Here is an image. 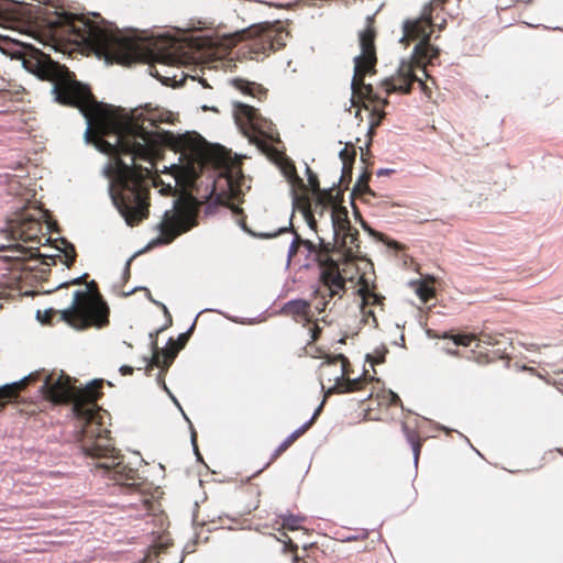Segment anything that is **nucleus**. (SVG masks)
Wrapping results in <instances>:
<instances>
[{
	"label": "nucleus",
	"mask_w": 563,
	"mask_h": 563,
	"mask_svg": "<svg viewBox=\"0 0 563 563\" xmlns=\"http://www.w3.org/2000/svg\"><path fill=\"white\" fill-rule=\"evenodd\" d=\"M13 56L23 67L53 84L55 100L80 110L87 120L86 137L114 159L110 186L112 201L125 222L137 225L150 214V179L158 153L156 134L144 125L157 128L170 122L172 113L145 104L130 114H121L96 100L90 88L76 79L67 67L54 62L37 48L16 47Z\"/></svg>",
	"instance_id": "1"
},
{
	"label": "nucleus",
	"mask_w": 563,
	"mask_h": 563,
	"mask_svg": "<svg viewBox=\"0 0 563 563\" xmlns=\"http://www.w3.org/2000/svg\"><path fill=\"white\" fill-rule=\"evenodd\" d=\"M37 25L56 48H85L107 62L129 66L146 58L144 42L121 36L108 27L100 14H75L45 10Z\"/></svg>",
	"instance_id": "2"
},
{
	"label": "nucleus",
	"mask_w": 563,
	"mask_h": 563,
	"mask_svg": "<svg viewBox=\"0 0 563 563\" xmlns=\"http://www.w3.org/2000/svg\"><path fill=\"white\" fill-rule=\"evenodd\" d=\"M103 380L95 379L84 388L71 384L69 376L49 374L45 377L41 391L54 404H71L75 418L81 427V450L93 452L96 449L109 451L112 449L103 430V419L108 415L98 400L103 396Z\"/></svg>",
	"instance_id": "3"
},
{
	"label": "nucleus",
	"mask_w": 563,
	"mask_h": 563,
	"mask_svg": "<svg viewBox=\"0 0 563 563\" xmlns=\"http://www.w3.org/2000/svg\"><path fill=\"white\" fill-rule=\"evenodd\" d=\"M440 56V49L430 44L429 41H420L413 49L412 56L408 60H402L395 76L388 77L382 81L387 95L393 92L409 93L411 85L418 82L421 90L427 97H431V87L427 81L417 75L420 70L427 79L434 80L427 73V65H432Z\"/></svg>",
	"instance_id": "4"
},
{
	"label": "nucleus",
	"mask_w": 563,
	"mask_h": 563,
	"mask_svg": "<svg viewBox=\"0 0 563 563\" xmlns=\"http://www.w3.org/2000/svg\"><path fill=\"white\" fill-rule=\"evenodd\" d=\"M376 30L374 26V19L368 16L366 19V26L358 34L361 54L354 58V76L352 79V104L358 107V101H362L364 109L368 110L369 107L364 103V100L378 101V97L374 93L373 87L365 84L366 75L376 73V47H375Z\"/></svg>",
	"instance_id": "5"
},
{
	"label": "nucleus",
	"mask_w": 563,
	"mask_h": 563,
	"mask_svg": "<svg viewBox=\"0 0 563 563\" xmlns=\"http://www.w3.org/2000/svg\"><path fill=\"white\" fill-rule=\"evenodd\" d=\"M62 318L75 329L102 328L109 323V308L95 280L87 284V290L75 291L73 303L62 311Z\"/></svg>",
	"instance_id": "6"
},
{
	"label": "nucleus",
	"mask_w": 563,
	"mask_h": 563,
	"mask_svg": "<svg viewBox=\"0 0 563 563\" xmlns=\"http://www.w3.org/2000/svg\"><path fill=\"white\" fill-rule=\"evenodd\" d=\"M192 157L203 166H212L220 170L229 186L231 196L236 197L241 192L243 174L241 162L232 158L231 153L220 145H211L205 140H190L186 144Z\"/></svg>",
	"instance_id": "7"
},
{
	"label": "nucleus",
	"mask_w": 563,
	"mask_h": 563,
	"mask_svg": "<svg viewBox=\"0 0 563 563\" xmlns=\"http://www.w3.org/2000/svg\"><path fill=\"white\" fill-rule=\"evenodd\" d=\"M243 43V55L251 59H263L272 52L283 49L286 46L290 33L280 21L253 24L236 34Z\"/></svg>",
	"instance_id": "8"
},
{
	"label": "nucleus",
	"mask_w": 563,
	"mask_h": 563,
	"mask_svg": "<svg viewBox=\"0 0 563 563\" xmlns=\"http://www.w3.org/2000/svg\"><path fill=\"white\" fill-rule=\"evenodd\" d=\"M197 207L190 200H177L173 210L164 213L157 225L161 236L151 245L169 244L180 234L197 225Z\"/></svg>",
	"instance_id": "9"
},
{
	"label": "nucleus",
	"mask_w": 563,
	"mask_h": 563,
	"mask_svg": "<svg viewBox=\"0 0 563 563\" xmlns=\"http://www.w3.org/2000/svg\"><path fill=\"white\" fill-rule=\"evenodd\" d=\"M104 433L111 443L112 449L109 451H101L96 449L93 452H87L82 450L85 455L93 459H104V462L97 464L98 468L107 471L109 477L115 482V484L126 488L134 489L142 484V478L139 471L130 467L123 463V457L119 454V451L114 448V442L110 437V430L103 424Z\"/></svg>",
	"instance_id": "10"
},
{
	"label": "nucleus",
	"mask_w": 563,
	"mask_h": 563,
	"mask_svg": "<svg viewBox=\"0 0 563 563\" xmlns=\"http://www.w3.org/2000/svg\"><path fill=\"white\" fill-rule=\"evenodd\" d=\"M320 256L322 255L320 254ZM319 265L321 267L320 285L313 291V307L321 313L332 298L342 297L345 292V278L341 275L339 265L332 257L327 256L324 260L320 257Z\"/></svg>",
	"instance_id": "11"
},
{
	"label": "nucleus",
	"mask_w": 563,
	"mask_h": 563,
	"mask_svg": "<svg viewBox=\"0 0 563 563\" xmlns=\"http://www.w3.org/2000/svg\"><path fill=\"white\" fill-rule=\"evenodd\" d=\"M446 0H433L424 5L421 15L417 19L406 20L402 24L404 35L400 40L401 43L408 45L412 41H429L433 32V10L434 5L444 4Z\"/></svg>",
	"instance_id": "12"
},
{
	"label": "nucleus",
	"mask_w": 563,
	"mask_h": 563,
	"mask_svg": "<svg viewBox=\"0 0 563 563\" xmlns=\"http://www.w3.org/2000/svg\"><path fill=\"white\" fill-rule=\"evenodd\" d=\"M358 236V230L352 227L350 230L342 231L339 236H334V244L332 247H330V243H324L323 240H320L318 261L320 260V254L322 255V260H324L327 256L330 257L329 253L333 250H336L340 254H342L345 261H353L358 258L361 255Z\"/></svg>",
	"instance_id": "13"
},
{
	"label": "nucleus",
	"mask_w": 563,
	"mask_h": 563,
	"mask_svg": "<svg viewBox=\"0 0 563 563\" xmlns=\"http://www.w3.org/2000/svg\"><path fill=\"white\" fill-rule=\"evenodd\" d=\"M357 292L362 298L361 312L364 323L378 328V320L374 308L384 310L385 297L375 292V286L369 288L367 280L364 277L360 278Z\"/></svg>",
	"instance_id": "14"
},
{
	"label": "nucleus",
	"mask_w": 563,
	"mask_h": 563,
	"mask_svg": "<svg viewBox=\"0 0 563 563\" xmlns=\"http://www.w3.org/2000/svg\"><path fill=\"white\" fill-rule=\"evenodd\" d=\"M350 362L343 354L328 355L319 366V378L321 384L327 380L329 384L338 385L349 374ZM324 387V385H322Z\"/></svg>",
	"instance_id": "15"
},
{
	"label": "nucleus",
	"mask_w": 563,
	"mask_h": 563,
	"mask_svg": "<svg viewBox=\"0 0 563 563\" xmlns=\"http://www.w3.org/2000/svg\"><path fill=\"white\" fill-rule=\"evenodd\" d=\"M164 328L156 330L155 333H151L150 336L152 339V357L151 360H147V357L144 358L146 364V372L147 374L154 368L159 367L162 371H167L168 367L174 362L176 355L178 354V349H175V346L170 345L167 349L159 350L157 345L156 338L159 332H162Z\"/></svg>",
	"instance_id": "16"
},
{
	"label": "nucleus",
	"mask_w": 563,
	"mask_h": 563,
	"mask_svg": "<svg viewBox=\"0 0 563 563\" xmlns=\"http://www.w3.org/2000/svg\"><path fill=\"white\" fill-rule=\"evenodd\" d=\"M234 118L236 124L242 129L250 128L255 132L266 134L263 128L267 122L254 107L236 103L234 106Z\"/></svg>",
	"instance_id": "17"
},
{
	"label": "nucleus",
	"mask_w": 563,
	"mask_h": 563,
	"mask_svg": "<svg viewBox=\"0 0 563 563\" xmlns=\"http://www.w3.org/2000/svg\"><path fill=\"white\" fill-rule=\"evenodd\" d=\"M13 239L40 244L43 238L42 224L33 218H23L11 227Z\"/></svg>",
	"instance_id": "18"
},
{
	"label": "nucleus",
	"mask_w": 563,
	"mask_h": 563,
	"mask_svg": "<svg viewBox=\"0 0 563 563\" xmlns=\"http://www.w3.org/2000/svg\"><path fill=\"white\" fill-rule=\"evenodd\" d=\"M478 342L477 346H479L481 343H485L493 347L486 352V356H489L488 362L509 358L508 349L511 347V344L504 335L500 334L498 338H495L490 334H482Z\"/></svg>",
	"instance_id": "19"
},
{
	"label": "nucleus",
	"mask_w": 563,
	"mask_h": 563,
	"mask_svg": "<svg viewBox=\"0 0 563 563\" xmlns=\"http://www.w3.org/2000/svg\"><path fill=\"white\" fill-rule=\"evenodd\" d=\"M283 312L291 317L297 322L310 324L313 316L311 314V303L303 299H295L286 302L283 307Z\"/></svg>",
	"instance_id": "20"
},
{
	"label": "nucleus",
	"mask_w": 563,
	"mask_h": 563,
	"mask_svg": "<svg viewBox=\"0 0 563 563\" xmlns=\"http://www.w3.org/2000/svg\"><path fill=\"white\" fill-rule=\"evenodd\" d=\"M322 408V405L316 410L313 417L311 420L297 430H295L290 435H288L274 451L272 455V461L277 460L284 452H286L294 443L295 441L300 438L313 423L316 417L319 415L320 410Z\"/></svg>",
	"instance_id": "21"
},
{
	"label": "nucleus",
	"mask_w": 563,
	"mask_h": 563,
	"mask_svg": "<svg viewBox=\"0 0 563 563\" xmlns=\"http://www.w3.org/2000/svg\"><path fill=\"white\" fill-rule=\"evenodd\" d=\"M349 376L350 373L343 376L338 385H333V387L330 388V391L353 393L363 389L368 382L374 380V377L367 376L366 374L355 379H351Z\"/></svg>",
	"instance_id": "22"
},
{
	"label": "nucleus",
	"mask_w": 563,
	"mask_h": 563,
	"mask_svg": "<svg viewBox=\"0 0 563 563\" xmlns=\"http://www.w3.org/2000/svg\"><path fill=\"white\" fill-rule=\"evenodd\" d=\"M10 252L12 253V255L10 257L16 262H21L23 265L22 266L23 269H33V267L30 266L29 264H26V262H30L33 260L37 261L38 257L41 256L40 249L37 246L25 247L22 245H15L10 249Z\"/></svg>",
	"instance_id": "23"
},
{
	"label": "nucleus",
	"mask_w": 563,
	"mask_h": 563,
	"mask_svg": "<svg viewBox=\"0 0 563 563\" xmlns=\"http://www.w3.org/2000/svg\"><path fill=\"white\" fill-rule=\"evenodd\" d=\"M331 220L334 236H339L342 231L350 230L352 228L347 209L343 206H334L331 210Z\"/></svg>",
	"instance_id": "24"
},
{
	"label": "nucleus",
	"mask_w": 563,
	"mask_h": 563,
	"mask_svg": "<svg viewBox=\"0 0 563 563\" xmlns=\"http://www.w3.org/2000/svg\"><path fill=\"white\" fill-rule=\"evenodd\" d=\"M292 174L294 181L302 190L301 194H297L296 191H294V207L303 214L312 210V203L307 194V187L303 184L302 179L297 176L295 167H292Z\"/></svg>",
	"instance_id": "25"
},
{
	"label": "nucleus",
	"mask_w": 563,
	"mask_h": 563,
	"mask_svg": "<svg viewBox=\"0 0 563 563\" xmlns=\"http://www.w3.org/2000/svg\"><path fill=\"white\" fill-rule=\"evenodd\" d=\"M313 196L316 200V210L319 207H322V209H327L330 207L332 209L334 206H340L338 203V199L342 196V194L340 191H336V194L334 195L333 189H320V191L316 192Z\"/></svg>",
	"instance_id": "26"
},
{
	"label": "nucleus",
	"mask_w": 563,
	"mask_h": 563,
	"mask_svg": "<svg viewBox=\"0 0 563 563\" xmlns=\"http://www.w3.org/2000/svg\"><path fill=\"white\" fill-rule=\"evenodd\" d=\"M356 152L353 145H346L340 152V158L342 161V177L341 181H343L346 177H352L353 164L355 161Z\"/></svg>",
	"instance_id": "27"
},
{
	"label": "nucleus",
	"mask_w": 563,
	"mask_h": 563,
	"mask_svg": "<svg viewBox=\"0 0 563 563\" xmlns=\"http://www.w3.org/2000/svg\"><path fill=\"white\" fill-rule=\"evenodd\" d=\"M233 84L239 90L253 97L260 98L261 95L266 93V90L260 84L256 82H250L247 80L238 78L233 80Z\"/></svg>",
	"instance_id": "28"
},
{
	"label": "nucleus",
	"mask_w": 563,
	"mask_h": 563,
	"mask_svg": "<svg viewBox=\"0 0 563 563\" xmlns=\"http://www.w3.org/2000/svg\"><path fill=\"white\" fill-rule=\"evenodd\" d=\"M402 429H404V432L406 434L408 442L411 444V448L413 451L415 463L417 464L419 456H420L421 448H422V440H421L418 431L409 429L406 424H404Z\"/></svg>",
	"instance_id": "29"
},
{
	"label": "nucleus",
	"mask_w": 563,
	"mask_h": 563,
	"mask_svg": "<svg viewBox=\"0 0 563 563\" xmlns=\"http://www.w3.org/2000/svg\"><path fill=\"white\" fill-rule=\"evenodd\" d=\"M371 176L372 174L367 170H365L357 179L355 186H354V189H353V192L352 195L355 196H364V195H369V196H373L375 197L376 194L371 189V187L368 186V181L371 179Z\"/></svg>",
	"instance_id": "30"
},
{
	"label": "nucleus",
	"mask_w": 563,
	"mask_h": 563,
	"mask_svg": "<svg viewBox=\"0 0 563 563\" xmlns=\"http://www.w3.org/2000/svg\"><path fill=\"white\" fill-rule=\"evenodd\" d=\"M24 47L25 49H35L33 46L24 45L19 42L9 41L7 37L0 36V51L4 55H9L11 58L19 59L16 56H13L12 53L16 51V47Z\"/></svg>",
	"instance_id": "31"
},
{
	"label": "nucleus",
	"mask_w": 563,
	"mask_h": 563,
	"mask_svg": "<svg viewBox=\"0 0 563 563\" xmlns=\"http://www.w3.org/2000/svg\"><path fill=\"white\" fill-rule=\"evenodd\" d=\"M388 103V101L385 99L383 100L382 102V106L379 108H377L376 106L373 107L372 111H371V121H369V133H374L375 129L377 126H379V124L382 123V120L384 119L385 117V112L383 110V108Z\"/></svg>",
	"instance_id": "32"
},
{
	"label": "nucleus",
	"mask_w": 563,
	"mask_h": 563,
	"mask_svg": "<svg viewBox=\"0 0 563 563\" xmlns=\"http://www.w3.org/2000/svg\"><path fill=\"white\" fill-rule=\"evenodd\" d=\"M282 528L289 531H295L301 528L305 518L294 515L282 516Z\"/></svg>",
	"instance_id": "33"
},
{
	"label": "nucleus",
	"mask_w": 563,
	"mask_h": 563,
	"mask_svg": "<svg viewBox=\"0 0 563 563\" xmlns=\"http://www.w3.org/2000/svg\"><path fill=\"white\" fill-rule=\"evenodd\" d=\"M308 331H309L310 340L307 342L303 350L306 351L307 355L317 357V355L314 353H312L311 350L313 349L312 344L319 339V336L321 334V328L317 323H313L312 325L309 327Z\"/></svg>",
	"instance_id": "34"
},
{
	"label": "nucleus",
	"mask_w": 563,
	"mask_h": 563,
	"mask_svg": "<svg viewBox=\"0 0 563 563\" xmlns=\"http://www.w3.org/2000/svg\"><path fill=\"white\" fill-rule=\"evenodd\" d=\"M286 231H291V233L294 234V240H292V242H291V244L289 246V250H288V257H289V260H291L298 253L299 247L302 246V238L295 230L292 224H290L289 229H283L282 230V232H286Z\"/></svg>",
	"instance_id": "35"
},
{
	"label": "nucleus",
	"mask_w": 563,
	"mask_h": 563,
	"mask_svg": "<svg viewBox=\"0 0 563 563\" xmlns=\"http://www.w3.org/2000/svg\"><path fill=\"white\" fill-rule=\"evenodd\" d=\"M442 338H451L455 345L470 346L476 339L474 334H448L444 333Z\"/></svg>",
	"instance_id": "36"
},
{
	"label": "nucleus",
	"mask_w": 563,
	"mask_h": 563,
	"mask_svg": "<svg viewBox=\"0 0 563 563\" xmlns=\"http://www.w3.org/2000/svg\"><path fill=\"white\" fill-rule=\"evenodd\" d=\"M417 295L423 302H428L435 296V290L429 284L422 283L417 289Z\"/></svg>",
	"instance_id": "37"
},
{
	"label": "nucleus",
	"mask_w": 563,
	"mask_h": 563,
	"mask_svg": "<svg viewBox=\"0 0 563 563\" xmlns=\"http://www.w3.org/2000/svg\"><path fill=\"white\" fill-rule=\"evenodd\" d=\"M62 311L63 310H55V309H47L43 312V317H41V311L38 310L37 311V318L43 322V323H51L53 321V319L56 317V316H59V319L62 321L63 318H62Z\"/></svg>",
	"instance_id": "38"
},
{
	"label": "nucleus",
	"mask_w": 563,
	"mask_h": 563,
	"mask_svg": "<svg viewBox=\"0 0 563 563\" xmlns=\"http://www.w3.org/2000/svg\"><path fill=\"white\" fill-rule=\"evenodd\" d=\"M307 174H308V185L310 187V190L312 195L320 191V185L318 176L310 169V167H307Z\"/></svg>",
	"instance_id": "39"
},
{
	"label": "nucleus",
	"mask_w": 563,
	"mask_h": 563,
	"mask_svg": "<svg viewBox=\"0 0 563 563\" xmlns=\"http://www.w3.org/2000/svg\"><path fill=\"white\" fill-rule=\"evenodd\" d=\"M192 329H194V327L189 331L179 334L176 342L173 339H169L168 344L175 346V349H178V352H179L186 345V343L189 339V335L191 334Z\"/></svg>",
	"instance_id": "40"
},
{
	"label": "nucleus",
	"mask_w": 563,
	"mask_h": 563,
	"mask_svg": "<svg viewBox=\"0 0 563 563\" xmlns=\"http://www.w3.org/2000/svg\"><path fill=\"white\" fill-rule=\"evenodd\" d=\"M283 543L285 544L284 551L285 552L294 553L295 554V560H298V556H297L298 547H297V544H295L289 537H287V540H283Z\"/></svg>",
	"instance_id": "41"
},
{
	"label": "nucleus",
	"mask_w": 563,
	"mask_h": 563,
	"mask_svg": "<svg viewBox=\"0 0 563 563\" xmlns=\"http://www.w3.org/2000/svg\"><path fill=\"white\" fill-rule=\"evenodd\" d=\"M302 216H303V218H305V220H306V222H307L308 227H309L312 231L317 232L318 224H317V221H316V219H314L313 211H312V210H311V211H308L307 213H303Z\"/></svg>",
	"instance_id": "42"
},
{
	"label": "nucleus",
	"mask_w": 563,
	"mask_h": 563,
	"mask_svg": "<svg viewBox=\"0 0 563 563\" xmlns=\"http://www.w3.org/2000/svg\"><path fill=\"white\" fill-rule=\"evenodd\" d=\"M65 257H66V262H65L66 266L70 267L76 260V251L73 246L70 247L69 251L65 252Z\"/></svg>",
	"instance_id": "43"
},
{
	"label": "nucleus",
	"mask_w": 563,
	"mask_h": 563,
	"mask_svg": "<svg viewBox=\"0 0 563 563\" xmlns=\"http://www.w3.org/2000/svg\"><path fill=\"white\" fill-rule=\"evenodd\" d=\"M388 405L402 406V402H401V399L399 398V396L391 390L388 391Z\"/></svg>",
	"instance_id": "44"
},
{
	"label": "nucleus",
	"mask_w": 563,
	"mask_h": 563,
	"mask_svg": "<svg viewBox=\"0 0 563 563\" xmlns=\"http://www.w3.org/2000/svg\"><path fill=\"white\" fill-rule=\"evenodd\" d=\"M9 11V2L8 0H0V20L5 18V14Z\"/></svg>",
	"instance_id": "45"
},
{
	"label": "nucleus",
	"mask_w": 563,
	"mask_h": 563,
	"mask_svg": "<svg viewBox=\"0 0 563 563\" xmlns=\"http://www.w3.org/2000/svg\"><path fill=\"white\" fill-rule=\"evenodd\" d=\"M367 361H369L372 365L383 363L385 361V354L383 353L377 356L367 355Z\"/></svg>",
	"instance_id": "46"
},
{
	"label": "nucleus",
	"mask_w": 563,
	"mask_h": 563,
	"mask_svg": "<svg viewBox=\"0 0 563 563\" xmlns=\"http://www.w3.org/2000/svg\"><path fill=\"white\" fill-rule=\"evenodd\" d=\"M302 246H305L310 253L317 252V245L312 243L310 240L302 239Z\"/></svg>",
	"instance_id": "47"
},
{
	"label": "nucleus",
	"mask_w": 563,
	"mask_h": 563,
	"mask_svg": "<svg viewBox=\"0 0 563 563\" xmlns=\"http://www.w3.org/2000/svg\"><path fill=\"white\" fill-rule=\"evenodd\" d=\"M88 277V274H84L82 276L78 277V278H75L73 279L71 282L65 284L64 286H68V285H81L84 283H86V279Z\"/></svg>",
	"instance_id": "48"
},
{
	"label": "nucleus",
	"mask_w": 563,
	"mask_h": 563,
	"mask_svg": "<svg viewBox=\"0 0 563 563\" xmlns=\"http://www.w3.org/2000/svg\"><path fill=\"white\" fill-rule=\"evenodd\" d=\"M119 371L123 376L132 375L134 373V368L129 365H122Z\"/></svg>",
	"instance_id": "49"
},
{
	"label": "nucleus",
	"mask_w": 563,
	"mask_h": 563,
	"mask_svg": "<svg viewBox=\"0 0 563 563\" xmlns=\"http://www.w3.org/2000/svg\"><path fill=\"white\" fill-rule=\"evenodd\" d=\"M387 245H388L389 247H393V249L397 250V251H402V250L405 249V247H404V245H402V244H400V243H399V242H397V241H389V242L387 243Z\"/></svg>",
	"instance_id": "50"
},
{
	"label": "nucleus",
	"mask_w": 563,
	"mask_h": 563,
	"mask_svg": "<svg viewBox=\"0 0 563 563\" xmlns=\"http://www.w3.org/2000/svg\"><path fill=\"white\" fill-rule=\"evenodd\" d=\"M231 209H232L234 214L242 216L244 218L242 208H240L239 206H234L233 205V206H231Z\"/></svg>",
	"instance_id": "51"
},
{
	"label": "nucleus",
	"mask_w": 563,
	"mask_h": 563,
	"mask_svg": "<svg viewBox=\"0 0 563 563\" xmlns=\"http://www.w3.org/2000/svg\"><path fill=\"white\" fill-rule=\"evenodd\" d=\"M325 209H322V207H319L317 210H316V202L313 203V208H312V211H313V214L314 213H318L319 216H322L323 212H324Z\"/></svg>",
	"instance_id": "52"
},
{
	"label": "nucleus",
	"mask_w": 563,
	"mask_h": 563,
	"mask_svg": "<svg viewBox=\"0 0 563 563\" xmlns=\"http://www.w3.org/2000/svg\"><path fill=\"white\" fill-rule=\"evenodd\" d=\"M393 172H394V170H391V169H379V170L377 172V175H378V176L389 175V174H391Z\"/></svg>",
	"instance_id": "53"
},
{
	"label": "nucleus",
	"mask_w": 563,
	"mask_h": 563,
	"mask_svg": "<svg viewBox=\"0 0 563 563\" xmlns=\"http://www.w3.org/2000/svg\"><path fill=\"white\" fill-rule=\"evenodd\" d=\"M163 309H164L165 314L168 316V323L172 324V316L169 314L167 308L164 305H163Z\"/></svg>",
	"instance_id": "54"
},
{
	"label": "nucleus",
	"mask_w": 563,
	"mask_h": 563,
	"mask_svg": "<svg viewBox=\"0 0 563 563\" xmlns=\"http://www.w3.org/2000/svg\"><path fill=\"white\" fill-rule=\"evenodd\" d=\"M440 31H442L445 27V20H442L440 24L437 25Z\"/></svg>",
	"instance_id": "55"
},
{
	"label": "nucleus",
	"mask_w": 563,
	"mask_h": 563,
	"mask_svg": "<svg viewBox=\"0 0 563 563\" xmlns=\"http://www.w3.org/2000/svg\"><path fill=\"white\" fill-rule=\"evenodd\" d=\"M287 537H289L286 532L282 533V538H278V541L283 542V540H287Z\"/></svg>",
	"instance_id": "56"
}]
</instances>
